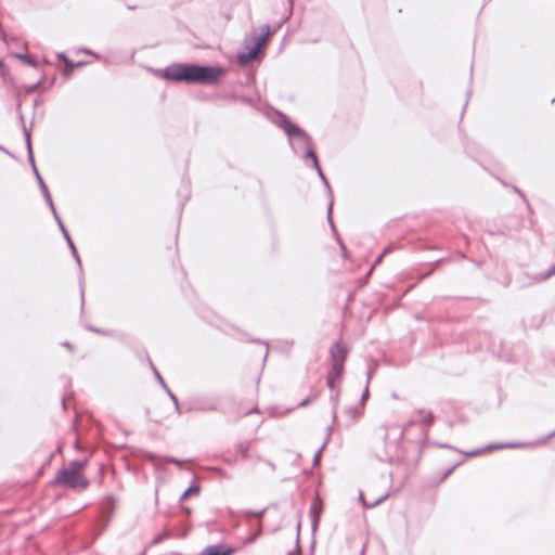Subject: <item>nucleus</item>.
I'll return each instance as SVG.
<instances>
[{"mask_svg":"<svg viewBox=\"0 0 555 555\" xmlns=\"http://www.w3.org/2000/svg\"><path fill=\"white\" fill-rule=\"evenodd\" d=\"M224 75L220 66H201L196 64H173L164 72V77L172 81L212 85Z\"/></svg>","mask_w":555,"mask_h":555,"instance_id":"obj_1","label":"nucleus"},{"mask_svg":"<svg viewBox=\"0 0 555 555\" xmlns=\"http://www.w3.org/2000/svg\"><path fill=\"white\" fill-rule=\"evenodd\" d=\"M88 464V459L70 462L68 467L60 469L53 485L74 490H85L89 487V480L83 475V469Z\"/></svg>","mask_w":555,"mask_h":555,"instance_id":"obj_2","label":"nucleus"},{"mask_svg":"<svg viewBox=\"0 0 555 555\" xmlns=\"http://www.w3.org/2000/svg\"><path fill=\"white\" fill-rule=\"evenodd\" d=\"M281 127L286 134L296 137L302 141V143L307 146L306 159H310L313 167L318 170L320 177L322 179H325L322 169L319 165L317 154L312 150L310 137L286 117H283V119L281 120Z\"/></svg>","mask_w":555,"mask_h":555,"instance_id":"obj_3","label":"nucleus"},{"mask_svg":"<svg viewBox=\"0 0 555 555\" xmlns=\"http://www.w3.org/2000/svg\"><path fill=\"white\" fill-rule=\"evenodd\" d=\"M249 472L254 477L262 479L273 475L275 465L269 460L256 456L253 459Z\"/></svg>","mask_w":555,"mask_h":555,"instance_id":"obj_4","label":"nucleus"},{"mask_svg":"<svg viewBox=\"0 0 555 555\" xmlns=\"http://www.w3.org/2000/svg\"><path fill=\"white\" fill-rule=\"evenodd\" d=\"M345 365L332 364L326 375V385L331 389H336L343 382Z\"/></svg>","mask_w":555,"mask_h":555,"instance_id":"obj_5","label":"nucleus"},{"mask_svg":"<svg viewBox=\"0 0 555 555\" xmlns=\"http://www.w3.org/2000/svg\"><path fill=\"white\" fill-rule=\"evenodd\" d=\"M348 350L341 341L335 343L330 350L331 362L336 365H345Z\"/></svg>","mask_w":555,"mask_h":555,"instance_id":"obj_6","label":"nucleus"},{"mask_svg":"<svg viewBox=\"0 0 555 555\" xmlns=\"http://www.w3.org/2000/svg\"><path fill=\"white\" fill-rule=\"evenodd\" d=\"M234 552L235 550L230 546L216 544L205 547L199 555H232Z\"/></svg>","mask_w":555,"mask_h":555,"instance_id":"obj_7","label":"nucleus"},{"mask_svg":"<svg viewBox=\"0 0 555 555\" xmlns=\"http://www.w3.org/2000/svg\"><path fill=\"white\" fill-rule=\"evenodd\" d=\"M251 442L250 441H241L238 442L234 448V459L233 461L236 462L237 460H248L249 459V449H250Z\"/></svg>","mask_w":555,"mask_h":555,"instance_id":"obj_8","label":"nucleus"},{"mask_svg":"<svg viewBox=\"0 0 555 555\" xmlns=\"http://www.w3.org/2000/svg\"><path fill=\"white\" fill-rule=\"evenodd\" d=\"M388 495H389L388 492H385V493H382L378 498H376L372 501H367L365 499L364 494L361 492L359 499L365 508H372V507L377 506L383 501H385L388 498Z\"/></svg>","mask_w":555,"mask_h":555,"instance_id":"obj_9","label":"nucleus"},{"mask_svg":"<svg viewBox=\"0 0 555 555\" xmlns=\"http://www.w3.org/2000/svg\"><path fill=\"white\" fill-rule=\"evenodd\" d=\"M417 415H418L417 421L425 426H430L434 423V415L428 410L420 409L417 411Z\"/></svg>","mask_w":555,"mask_h":555,"instance_id":"obj_10","label":"nucleus"},{"mask_svg":"<svg viewBox=\"0 0 555 555\" xmlns=\"http://www.w3.org/2000/svg\"><path fill=\"white\" fill-rule=\"evenodd\" d=\"M262 38L258 39L257 41V44H256V48L254 49V51L250 53V56L251 57H255L258 50L264 44L268 36H269V33H270V27L269 25H263L262 28Z\"/></svg>","mask_w":555,"mask_h":555,"instance_id":"obj_11","label":"nucleus"},{"mask_svg":"<svg viewBox=\"0 0 555 555\" xmlns=\"http://www.w3.org/2000/svg\"><path fill=\"white\" fill-rule=\"evenodd\" d=\"M15 56L18 60H21L23 63H25L31 67H36L38 65L36 57L33 55L17 53V54H15Z\"/></svg>","mask_w":555,"mask_h":555,"instance_id":"obj_12","label":"nucleus"},{"mask_svg":"<svg viewBox=\"0 0 555 555\" xmlns=\"http://www.w3.org/2000/svg\"><path fill=\"white\" fill-rule=\"evenodd\" d=\"M199 492V487L196 486V485H192L190 486L184 492L183 494L181 495L180 500L181 501H184L185 499H188L190 495L192 494H197Z\"/></svg>","mask_w":555,"mask_h":555,"instance_id":"obj_13","label":"nucleus"},{"mask_svg":"<svg viewBox=\"0 0 555 555\" xmlns=\"http://www.w3.org/2000/svg\"><path fill=\"white\" fill-rule=\"evenodd\" d=\"M553 275H555V263L548 268L546 273H544V274H542L540 276V280L544 281V280H547L548 278H551Z\"/></svg>","mask_w":555,"mask_h":555,"instance_id":"obj_14","label":"nucleus"},{"mask_svg":"<svg viewBox=\"0 0 555 555\" xmlns=\"http://www.w3.org/2000/svg\"><path fill=\"white\" fill-rule=\"evenodd\" d=\"M59 57L64 61L66 69L72 70L75 67L74 63L70 62L64 54H60Z\"/></svg>","mask_w":555,"mask_h":555,"instance_id":"obj_15","label":"nucleus"},{"mask_svg":"<svg viewBox=\"0 0 555 555\" xmlns=\"http://www.w3.org/2000/svg\"><path fill=\"white\" fill-rule=\"evenodd\" d=\"M251 413H259V410L257 408V405H253L250 409L246 410L245 412H243L242 414L243 415H249Z\"/></svg>","mask_w":555,"mask_h":555,"instance_id":"obj_16","label":"nucleus"},{"mask_svg":"<svg viewBox=\"0 0 555 555\" xmlns=\"http://www.w3.org/2000/svg\"><path fill=\"white\" fill-rule=\"evenodd\" d=\"M65 235H66V238H67V241H68V243H69V245H70L72 249L75 251V247H74V244H73L72 240L69 238V236H68V234H67V233H66Z\"/></svg>","mask_w":555,"mask_h":555,"instance_id":"obj_17","label":"nucleus"},{"mask_svg":"<svg viewBox=\"0 0 555 555\" xmlns=\"http://www.w3.org/2000/svg\"><path fill=\"white\" fill-rule=\"evenodd\" d=\"M369 397V389L366 388L362 395V400H366V398Z\"/></svg>","mask_w":555,"mask_h":555,"instance_id":"obj_18","label":"nucleus"},{"mask_svg":"<svg viewBox=\"0 0 555 555\" xmlns=\"http://www.w3.org/2000/svg\"><path fill=\"white\" fill-rule=\"evenodd\" d=\"M310 401L309 400H304L301 403H300V406H306Z\"/></svg>","mask_w":555,"mask_h":555,"instance_id":"obj_19","label":"nucleus"},{"mask_svg":"<svg viewBox=\"0 0 555 555\" xmlns=\"http://www.w3.org/2000/svg\"><path fill=\"white\" fill-rule=\"evenodd\" d=\"M43 190H44V192H46V193H48V190H47V186H46V185H43ZM47 197H48V199L51 202V197H50V195H49V194H47Z\"/></svg>","mask_w":555,"mask_h":555,"instance_id":"obj_20","label":"nucleus"},{"mask_svg":"<svg viewBox=\"0 0 555 555\" xmlns=\"http://www.w3.org/2000/svg\"><path fill=\"white\" fill-rule=\"evenodd\" d=\"M64 346H65L66 348H68L69 350H73V347L70 346V344L65 343V344H64Z\"/></svg>","mask_w":555,"mask_h":555,"instance_id":"obj_21","label":"nucleus"},{"mask_svg":"<svg viewBox=\"0 0 555 555\" xmlns=\"http://www.w3.org/2000/svg\"><path fill=\"white\" fill-rule=\"evenodd\" d=\"M318 521H319V518H318V516H317V515H314V524H313V525H314V527L318 525Z\"/></svg>","mask_w":555,"mask_h":555,"instance_id":"obj_22","label":"nucleus"},{"mask_svg":"<svg viewBox=\"0 0 555 555\" xmlns=\"http://www.w3.org/2000/svg\"><path fill=\"white\" fill-rule=\"evenodd\" d=\"M470 454L472 455H477V454H480V451H475V452H472Z\"/></svg>","mask_w":555,"mask_h":555,"instance_id":"obj_23","label":"nucleus"},{"mask_svg":"<svg viewBox=\"0 0 555 555\" xmlns=\"http://www.w3.org/2000/svg\"><path fill=\"white\" fill-rule=\"evenodd\" d=\"M311 512H312V513H315V507H314V506H313V507H311Z\"/></svg>","mask_w":555,"mask_h":555,"instance_id":"obj_24","label":"nucleus"},{"mask_svg":"<svg viewBox=\"0 0 555 555\" xmlns=\"http://www.w3.org/2000/svg\"><path fill=\"white\" fill-rule=\"evenodd\" d=\"M289 2H292V0H289Z\"/></svg>","mask_w":555,"mask_h":555,"instance_id":"obj_25","label":"nucleus"}]
</instances>
